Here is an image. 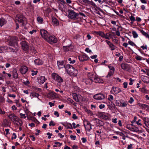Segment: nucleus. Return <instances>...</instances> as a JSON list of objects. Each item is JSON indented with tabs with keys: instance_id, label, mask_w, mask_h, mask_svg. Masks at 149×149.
<instances>
[{
	"instance_id": "obj_4",
	"label": "nucleus",
	"mask_w": 149,
	"mask_h": 149,
	"mask_svg": "<svg viewBox=\"0 0 149 149\" xmlns=\"http://www.w3.org/2000/svg\"><path fill=\"white\" fill-rule=\"evenodd\" d=\"M68 17L71 19H75L78 14L76 13L73 10H68Z\"/></svg>"
},
{
	"instance_id": "obj_48",
	"label": "nucleus",
	"mask_w": 149,
	"mask_h": 149,
	"mask_svg": "<svg viewBox=\"0 0 149 149\" xmlns=\"http://www.w3.org/2000/svg\"><path fill=\"white\" fill-rule=\"evenodd\" d=\"M111 36V34H109V35H106V34L104 33V36L103 37V38H105L106 39H108V40H109L110 38L109 37Z\"/></svg>"
},
{
	"instance_id": "obj_6",
	"label": "nucleus",
	"mask_w": 149,
	"mask_h": 149,
	"mask_svg": "<svg viewBox=\"0 0 149 149\" xmlns=\"http://www.w3.org/2000/svg\"><path fill=\"white\" fill-rule=\"evenodd\" d=\"M111 94L116 95L121 92V90L118 87H113L111 90Z\"/></svg>"
},
{
	"instance_id": "obj_37",
	"label": "nucleus",
	"mask_w": 149,
	"mask_h": 149,
	"mask_svg": "<svg viewBox=\"0 0 149 149\" xmlns=\"http://www.w3.org/2000/svg\"><path fill=\"white\" fill-rule=\"evenodd\" d=\"M143 120L145 125L148 127L149 126V120L148 119L146 118H144L143 119Z\"/></svg>"
},
{
	"instance_id": "obj_8",
	"label": "nucleus",
	"mask_w": 149,
	"mask_h": 149,
	"mask_svg": "<svg viewBox=\"0 0 149 149\" xmlns=\"http://www.w3.org/2000/svg\"><path fill=\"white\" fill-rule=\"evenodd\" d=\"M93 98L97 100H101L105 98V96L102 93L97 94L93 96Z\"/></svg>"
},
{
	"instance_id": "obj_45",
	"label": "nucleus",
	"mask_w": 149,
	"mask_h": 149,
	"mask_svg": "<svg viewBox=\"0 0 149 149\" xmlns=\"http://www.w3.org/2000/svg\"><path fill=\"white\" fill-rule=\"evenodd\" d=\"M7 49V47L6 46H3L0 47V50L3 52Z\"/></svg>"
},
{
	"instance_id": "obj_62",
	"label": "nucleus",
	"mask_w": 149,
	"mask_h": 149,
	"mask_svg": "<svg viewBox=\"0 0 149 149\" xmlns=\"http://www.w3.org/2000/svg\"><path fill=\"white\" fill-rule=\"evenodd\" d=\"M134 101L133 98L132 97L130 98V99L129 100L128 102L130 104H132Z\"/></svg>"
},
{
	"instance_id": "obj_61",
	"label": "nucleus",
	"mask_w": 149,
	"mask_h": 149,
	"mask_svg": "<svg viewBox=\"0 0 149 149\" xmlns=\"http://www.w3.org/2000/svg\"><path fill=\"white\" fill-rule=\"evenodd\" d=\"M47 135H48V139H50L51 138V136L52 135V133H50L49 132H48L47 133Z\"/></svg>"
},
{
	"instance_id": "obj_54",
	"label": "nucleus",
	"mask_w": 149,
	"mask_h": 149,
	"mask_svg": "<svg viewBox=\"0 0 149 149\" xmlns=\"http://www.w3.org/2000/svg\"><path fill=\"white\" fill-rule=\"evenodd\" d=\"M31 51L32 52L35 53L36 52L35 48L33 47H31Z\"/></svg>"
},
{
	"instance_id": "obj_36",
	"label": "nucleus",
	"mask_w": 149,
	"mask_h": 149,
	"mask_svg": "<svg viewBox=\"0 0 149 149\" xmlns=\"http://www.w3.org/2000/svg\"><path fill=\"white\" fill-rule=\"evenodd\" d=\"M128 104V102L127 101L124 102H121V107H126L127 105Z\"/></svg>"
},
{
	"instance_id": "obj_10",
	"label": "nucleus",
	"mask_w": 149,
	"mask_h": 149,
	"mask_svg": "<svg viewBox=\"0 0 149 149\" xmlns=\"http://www.w3.org/2000/svg\"><path fill=\"white\" fill-rule=\"evenodd\" d=\"M91 121H93L95 123V125L98 126H102L103 125V122L97 118H94Z\"/></svg>"
},
{
	"instance_id": "obj_9",
	"label": "nucleus",
	"mask_w": 149,
	"mask_h": 149,
	"mask_svg": "<svg viewBox=\"0 0 149 149\" xmlns=\"http://www.w3.org/2000/svg\"><path fill=\"white\" fill-rule=\"evenodd\" d=\"M16 19L19 22L23 24L26 20V18L23 15L19 14L17 15Z\"/></svg>"
},
{
	"instance_id": "obj_12",
	"label": "nucleus",
	"mask_w": 149,
	"mask_h": 149,
	"mask_svg": "<svg viewBox=\"0 0 149 149\" xmlns=\"http://www.w3.org/2000/svg\"><path fill=\"white\" fill-rule=\"evenodd\" d=\"M23 49L25 51H27L29 49V46L25 41H22L21 43Z\"/></svg>"
},
{
	"instance_id": "obj_50",
	"label": "nucleus",
	"mask_w": 149,
	"mask_h": 149,
	"mask_svg": "<svg viewBox=\"0 0 149 149\" xmlns=\"http://www.w3.org/2000/svg\"><path fill=\"white\" fill-rule=\"evenodd\" d=\"M136 123L138 125H142L141 120L140 119L138 120V121H136Z\"/></svg>"
},
{
	"instance_id": "obj_27",
	"label": "nucleus",
	"mask_w": 149,
	"mask_h": 149,
	"mask_svg": "<svg viewBox=\"0 0 149 149\" xmlns=\"http://www.w3.org/2000/svg\"><path fill=\"white\" fill-rule=\"evenodd\" d=\"M86 122H87V125L86 126L84 125V126L86 129L87 128L88 131H90L92 129L91 125L88 121H86Z\"/></svg>"
},
{
	"instance_id": "obj_38",
	"label": "nucleus",
	"mask_w": 149,
	"mask_h": 149,
	"mask_svg": "<svg viewBox=\"0 0 149 149\" xmlns=\"http://www.w3.org/2000/svg\"><path fill=\"white\" fill-rule=\"evenodd\" d=\"M52 21L54 24L56 25H58L59 24L58 21L55 18H52Z\"/></svg>"
},
{
	"instance_id": "obj_35",
	"label": "nucleus",
	"mask_w": 149,
	"mask_h": 149,
	"mask_svg": "<svg viewBox=\"0 0 149 149\" xmlns=\"http://www.w3.org/2000/svg\"><path fill=\"white\" fill-rule=\"evenodd\" d=\"M95 33L96 35H98L102 38L104 34V33L103 32L101 31H95Z\"/></svg>"
},
{
	"instance_id": "obj_52",
	"label": "nucleus",
	"mask_w": 149,
	"mask_h": 149,
	"mask_svg": "<svg viewBox=\"0 0 149 149\" xmlns=\"http://www.w3.org/2000/svg\"><path fill=\"white\" fill-rule=\"evenodd\" d=\"M108 100L110 101H111L112 100H113V96L111 95H109V97H108Z\"/></svg>"
},
{
	"instance_id": "obj_46",
	"label": "nucleus",
	"mask_w": 149,
	"mask_h": 149,
	"mask_svg": "<svg viewBox=\"0 0 149 149\" xmlns=\"http://www.w3.org/2000/svg\"><path fill=\"white\" fill-rule=\"evenodd\" d=\"M109 46L110 48H111V50H113L115 49V46L112 43L110 45H109Z\"/></svg>"
},
{
	"instance_id": "obj_42",
	"label": "nucleus",
	"mask_w": 149,
	"mask_h": 149,
	"mask_svg": "<svg viewBox=\"0 0 149 149\" xmlns=\"http://www.w3.org/2000/svg\"><path fill=\"white\" fill-rule=\"evenodd\" d=\"M3 124L5 127L8 126L9 125L8 122L7 120H4L3 121Z\"/></svg>"
},
{
	"instance_id": "obj_11",
	"label": "nucleus",
	"mask_w": 149,
	"mask_h": 149,
	"mask_svg": "<svg viewBox=\"0 0 149 149\" xmlns=\"http://www.w3.org/2000/svg\"><path fill=\"white\" fill-rule=\"evenodd\" d=\"M72 95L73 97V99L77 102H79L81 96L80 95H78L75 93H72Z\"/></svg>"
},
{
	"instance_id": "obj_59",
	"label": "nucleus",
	"mask_w": 149,
	"mask_h": 149,
	"mask_svg": "<svg viewBox=\"0 0 149 149\" xmlns=\"http://www.w3.org/2000/svg\"><path fill=\"white\" fill-rule=\"evenodd\" d=\"M128 43L130 45L133 46L136 45L135 44H134V43L132 41H131L130 40L128 42Z\"/></svg>"
},
{
	"instance_id": "obj_56",
	"label": "nucleus",
	"mask_w": 149,
	"mask_h": 149,
	"mask_svg": "<svg viewBox=\"0 0 149 149\" xmlns=\"http://www.w3.org/2000/svg\"><path fill=\"white\" fill-rule=\"evenodd\" d=\"M19 115L20 116V118H23L24 119H25L26 118V116H25V114H22V113H20L19 114Z\"/></svg>"
},
{
	"instance_id": "obj_40",
	"label": "nucleus",
	"mask_w": 149,
	"mask_h": 149,
	"mask_svg": "<svg viewBox=\"0 0 149 149\" xmlns=\"http://www.w3.org/2000/svg\"><path fill=\"white\" fill-rule=\"evenodd\" d=\"M64 125L65 126V127L67 129H72V127L71 124L70 123H67L66 124Z\"/></svg>"
},
{
	"instance_id": "obj_49",
	"label": "nucleus",
	"mask_w": 149,
	"mask_h": 149,
	"mask_svg": "<svg viewBox=\"0 0 149 149\" xmlns=\"http://www.w3.org/2000/svg\"><path fill=\"white\" fill-rule=\"evenodd\" d=\"M114 72L110 71V72L108 73V75L107 76V77H111V76L113 75V74L114 73Z\"/></svg>"
},
{
	"instance_id": "obj_34",
	"label": "nucleus",
	"mask_w": 149,
	"mask_h": 149,
	"mask_svg": "<svg viewBox=\"0 0 149 149\" xmlns=\"http://www.w3.org/2000/svg\"><path fill=\"white\" fill-rule=\"evenodd\" d=\"M98 114L102 117V118H103L105 119H107L108 118V116L105 115V113H103L102 112H99Z\"/></svg>"
},
{
	"instance_id": "obj_21",
	"label": "nucleus",
	"mask_w": 149,
	"mask_h": 149,
	"mask_svg": "<svg viewBox=\"0 0 149 149\" xmlns=\"http://www.w3.org/2000/svg\"><path fill=\"white\" fill-rule=\"evenodd\" d=\"M57 65L58 68L59 69H60L61 68L65 67V65L64 64V62L63 61H58Z\"/></svg>"
},
{
	"instance_id": "obj_25",
	"label": "nucleus",
	"mask_w": 149,
	"mask_h": 149,
	"mask_svg": "<svg viewBox=\"0 0 149 149\" xmlns=\"http://www.w3.org/2000/svg\"><path fill=\"white\" fill-rule=\"evenodd\" d=\"M46 80V79L44 76H41L39 77L38 79L39 82L40 83L42 84Z\"/></svg>"
},
{
	"instance_id": "obj_5",
	"label": "nucleus",
	"mask_w": 149,
	"mask_h": 149,
	"mask_svg": "<svg viewBox=\"0 0 149 149\" xmlns=\"http://www.w3.org/2000/svg\"><path fill=\"white\" fill-rule=\"evenodd\" d=\"M50 44L56 43L57 41V40L56 38L54 36L49 35V36L46 40Z\"/></svg>"
},
{
	"instance_id": "obj_58",
	"label": "nucleus",
	"mask_w": 149,
	"mask_h": 149,
	"mask_svg": "<svg viewBox=\"0 0 149 149\" xmlns=\"http://www.w3.org/2000/svg\"><path fill=\"white\" fill-rule=\"evenodd\" d=\"M5 102V99L3 97H0V103H4Z\"/></svg>"
},
{
	"instance_id": "obj_16",
	"label": "nucleus",
	"mask_w": 149,
	"mask_h": 149,
	"mask_svg": "<svg viewBox=\"0 0 149 149\" xmlns=\"http://www.w3.org/2000/svg\"><path fill=\"white\" fill-rule=\"evenodd\" d=\"M28 70L27 68L25 66H22L20 69V72L23 74H25Z\"/></svg>"
},
{
	"instance_id": "obj_39",
	"label": "nucleus",
	"mask_w": 149,
	"mask_h": 149,
	"mask_svg": "<svg viewBox=\"0 0 149 149\" xmlns=\"http://www.w3.org/2000/svg\"><path fill=\"white\" fill-rule=\"evenodd\" d=\"M142 109H146L147 110H148L149 106L145 104H142L141 105Z\"/></svg>"
},
{
	"instance_id": "obj_17",
	"label": "nucleus",
	"mask_w": 149,
	"mask_h": 149,
	"mask_svg": "<svg viewBox=\"0 0 149 149\" xmlns=\"http://www.w3.org/2000/svg\"><path fill=\"white\" fill-rule=\"evenodd\" d=\"M15 124L18 126H21L22 125L23 122L22 120L18 118L14 122Z\"/></svg>"
},
{
	"instance_id": "obj_63",
	"label": "nucleus",
	"mask_w": 149,
	"mask_h": 149,
	"mask_svg": "<svg viewBox=\"0 0 149 149\" xmlns=\"http://www.w3.org/2000/svg\"><path fill=\"white\" fill-rule=\"evenodd\" d=\"M23 84L25 85L28 86L30 84V82L29 81H25L23 82Z\"/></svg>"
},
{
	"instance_id": "obj_1",
	"label": "nucleus",
	"mask_w": 149,
	"mask_h": 149,
	"mask_svg": "<svg viewBox=\"0 0 149 149\" xmlns=\"http://www.w3.org/2000/svg\"><path fill=\"white\" fill-rule=\"evenodd\" d=\"M52 77L53 79L57 83L58 85H60L63 82V80L62 78L56 73H52Z\"/></svg>"
},
{
	"instance_id": "obj_2",
	"label": "nucleus",
	"mask_w": 149,
	"mask_h": 149,
	"mask_svg": "<svg viewBox=\"0 0 149 149\" xmlns=\"http://www.w3.org/2000/svg\"><path fill=\"white\" fill-rule=\"evenodd\" d=\"M17 37L16 36H12L10 38V40L9 42V45L14 47H16L18 46Z\"/></svg>"
},
{
	"instance_id": "obj_23",
	"label": "nucleus",
	"mask_w": 149,
	"mask_h": 149,
	"mask_svg": "<svg viewBox=\"0 0 149 149\" xmlns=\"http://www.w3.org/2000/svg\"><path fill=\"white\" fill-rule=\"evenodd\" d=\"M83 81L86 85H90L93 81V80H91L89 78L83 79Z\"/></svg>"
},
{
	"instance_id": "obj_26",
	"label": "nucleus",
	"mask_w": 149,
	"mask_h": 149,
	"mask_svg": "<svg viewBox=\"0 0 149 149\" xmlns=\"http://www.w3.org/2000/svg\"><path fill=\"white\" fill-rule=\"evenodd\" d=\"M142 81L144 82L147 83L149 82V78L146 76H143L141 77Z\"/></svg>"
},
{
	"instance_id": "obj_15",
	"label": "nucleus",
	"mask_w": 149,
	"mask_h": 149,
	"mask_svg": "<svg viewBox=\"0 0 149 149\" xmlns=\"http://www.w3.org/2000/svg\"><path fill=\"white\" fill-rule=\"evenodd\" d=\"M30 97L31 98H33L34 97H36L39 100H40L39 98V95L38 93H36L35 92H33L31 93H30Z\"/></svg>"
},
{
	"instance_id": "obj_19",
	"label": "nucleus",
	"mask_w": 149,
	"mask_h": 149,
	"mask_svg": "<svg viewBox=\"0 0 149 149\" xmlns=\"http://www.w3.org/2000/svg\"><path fill=\"white\" fill-rule=\"evenodd\" d=\"M127 128L129 130L133 132H137L138 130L137 127L134 126L133 125H131L129 127H128Z\"/></svg>"
},
{
	"instance_id": "obj_44",
	"label": "nucleus",
	"mask_w": 149,
	"mask_h": 149,
	"mask_svg": "<svg viewBox=\"0 0 149 149\" xmlns=\"http://www.w3.org/2000/svg\"><path fill=\"white\" fill-rule=\"evenodd\" d=\"M62 145V143H60L59 142H55V145L53 146L54 147H57V146L60 147Z\"/></svg>"
},
{
	"instance_id": "obj_57",
	"label": "nucleus",
	"mask_w": 149,
	"mask_h": 149,
	"mask_svg": "<svg viewBox=\"0 0 149 149\" xmlns=\"http://www.w3.org/2000/svg\"><path fill=\"white\" fill-rule=\"evenodd\" d=\"M130 19L131 21H136L135 17L131 15L130 17Z\"/></svg>"
},
{
	"instance_id": "obj_7",
	"label": "nucleus",
	"mask_w": 149,
	"mask_h": 149,
	"mask_svg": "<svg viewBox=\"0 0 149 149\" xmlns=\"http://www.w3.org/2000/svg\"><path fill=\"white\" fill-rule=\"evenodd\" d=\"M40 33L41 36L45 40L49 36V34L47 31L44 29L40 30Z\"/></svg>"
},
{
	"instance_id": "obj_51",
	"label": "nucleus",
	"mask_w": 149,
	"mask_h": 149,
	"mask_svg": "<svg viewBox=\"0 0 149 149\" xmlns=\"http://www.w3.org/2000/svg\"><path fill=\"white\" fill-rule=\"evenodd\" d=\"M120 102H119L118 101V100H116L115 103L117 106L121 107V101H120Z\"/></svg>"
},
{
	"instance_id": "obj_13",
	"label": "nucleus",
	"mask_w": 149,
	"mask_h": 149,
	"mask_svg": "<svg viewBox=\"0 0 149 149\" xmlns=\"http://www.w3.org/2000/svg\"><path fill=\"white\" fill-rule=\"evenodd\" d=\"M89 57L86 54H83L79 56V59L80 61H83L87 60Z\"/></svg>"
},
{
	"instance_id": "obj_33",
	"label": "nucleus",
	"mask_w": 149,
	"mask_h": 149,
	"mask_svg": "<svg viewBox=\"0 0 149 149\" xmlns=\"http://www.w3.org/2000/svg\"><path fill=\"white\" fill-rule=\"evenodd\" d=\"M71 45H70L68 46H64L63 47V49L64 52H67L69 50L70 47L71 46Z\"/></svg>"
},
{
	"instance_id": "obj_18",
	"label": "nucleus",
	"mask_w": 149,
	"mask_h": 149,
	"mask_svg": "<svg viewBox=\"0 0 149 149\" xmlns=\"http://www.w3.org/2000/svg\"><path fill=\"white\" fill-rule=\"evenodd\" d=\"M121 67L122 69L128 70L129 69V66L128 64L123 63L121 64Z\"/></svg>"
},
{
	"instance_id": "obj_41",
	"label": "nucleus",
	"mask_w": 149,
	"mask_h": 149,
	"mask_svg": "<svg viewBox=\"0 0 149 149\" xmlns=\"http://www.w3.org/2000/svg\"><path fill=\"white\" fill-rule=\"evenodd\" d=\"M141 32L143 35L145 36L146 38H149V35L147 33L145 32L143 30H141Z\"/></svg>"
},
{
	"instance_id": "obj_64",
	"label": "nucleus",
	"mask_w": 149,
	"mask_h": 149,
	"mask_svg": "<svg viewBox=\"0 0 149 149\" xmlns=\"http://www.w3.org/2000/svg\"><path fill=\"white\" fill-rule=\"evenodd\" d=\"M105 106L104 104H101L99 106V107L100 109H102L105 107Z\"/></svg>"
},
{
	"instance_id": "obj_31",
	"label": "nucleus",
	"mask_w": 149,
	"mask_h": 149,
	"mask_svg": "<svg viewBox=\"0 0 149 149\" xmlns=\"http://www.w3.org/2000/svg\"><path fill=\"white\" fill-rule=\"evenodd\" d=\"M79 1L81 4H90L91 1L88 0H79Z\"/></svg>"
},
{
	"instance_id": "obj_55",
	"label": "nucleus",
	"mask_w": 149,
	"mask_h": 149,
	"mask_svg": "<svg viewBox=\"0 0 149 149\" xmlns=\"http://www.w3.org/2000/svg\"><path fill=\"white\" fill-rule=\"evenodd\" d=\"M135 58L137 60L141 61L142 60V57L139 56H135Z\"/></svg>"
},
{
	"instance_id": "obj_24",
	"label": "nucleus",
	"mask_w": 149,
	"mask_h": 149,
	"mask_svg": "<svg viewBox=\"0 0 149 149\" xmlns=\"http://www.w3.org/2000/svg\"><path fill=\"white\" fill-rule=\"evenodd\" d=\"M87 76L89 79L91 80H93L94 77L96 76L95 74L89 72L87 74Z\"/></svg>"
},
{
	"instance_id": "obj_29",
	"label": "nucleus",
	"mask_w": 149,
	"mask_h": 149,
	"mask_svg": "<svg viewBox=\"0 0 149 149\" xmlns=\"http://www.w3.org/2000/svg\"><path fill=\"white\" fill-rule=\"evenodd\" d=\"M13 76L15 79L18 78V74L16 69H14L13 71Z\"/></svg>"
},
{
	"instance_id": "obj_22",
	"label": "nucleus",
	"mask_w": 149,
	"mask_h": 149,
	"mask_svg": "<svg viewBox=\"0 0 149 149\" xmlns=\"http://www.w3.org/2000/svg\"><path fill=\"white\" fill-rule=\"evenodd\" d=\"M56 93L54 92L49 93L47 95V97L49 98H54L56 97Z\"/></svg>"
},
{
	"instance_id": "obj_30",
	"label": "nucleus",
	"mask_w": 149,
	"mask_h": 149,
	"mask_svg": "<svg viewBox=\"0 0 149 149\" xmlns=\"http://www.w3.org/2000/svg\"><path fill=\"white\" fill-rule=\"evenodd\" d=\"M68 61L69 63L70 64H74L75 62V60L73 57H70L68 58Z\"/></svg>"
},
{
	"instance_id": "obj_43",
	"label": "nucleus",
	"mask_w": 149,
	"mask_h": 149,
	"mask_svg": "<svg viewBox=\"0 0 149 149\" xmlns=\"http://www.w3.org/2000/svg\"><path fill=\"white\" fill-rule=\"evenodd\" d=\"M37 21L39 23H42L43 22V19L40 17H38L37 18Z\"/></svg>"
},
{
	"instance_id": "obj_14",
	"label": "nucleus",
	"mask_w": 149,
	"mask_h": 149,
	"mask_svg": "<svg viewBox=\"0 0 149 149\" xmlns=\"http://www.w3.org/2000/svg\"><path fill=\"white\" fill-rule=\"evenodd\" d=\"M8 117L12 121H13L14 122L18 118L13 113L9 114L8 116Z\"/></svg>"
},
{
	"instance_id": "obj_28",
	"label": "nucleus",
	"mask_w": 149,
	"mask_h": 149,
	"mask_svg": "<svg viewBox=\"0 0 149 149\" xmlns=\"http://www.w3.org/2000/svg\"><path fill=\"white\" fill-rule=\"evenodd\" d=\"M34 63L37 65H41L43 63L42 61L40 59H36L34 61Z\"/></svg>"
},
{
	"instance_id": "obj_53",
	"label": "nucleus",
	"mask_w": 149,
	"mask_h": 149,
	"mask_svg": "<svg viewBox=\"0 0 149 149\" xmlns=\"http://www.w3.org/2000/svg\"><path fill=\"white\" fill-rule=\"evenodd\" d=\"M141 71L143 72H144L147 75H149V73L148 72L149 71V70H147L146 69L145 70H143L142 69L141 70Z\"/></svg>"
},
{
	"instance_id": "obj_60",
	"label": "nucleus",
	"mask_w": 149,
	"mask_h": 149,
	"mask_svg": "<svg viewBox=\"0 0 149 149\" xmlns=\"http://www.w3.org/2000/svg\"><path fill=\"white\" fill-rule=\"evenodd\" d=\"M17 136L16 134L15 133H13V136L12 137L11 139H15L16 138Z\"/></svg>"
},
{
	"instance_id": "obj_32",
	"label": "nucleus",
	"mask_w": 149,
	"mask_h": 149,
	"mask_svg": "<svg viewBox=\"0 0 149 149\" xmlns=\"http://www.w3.org/2000/svg\"><path fill=\"white\" fill-rule=\"evenodd\" d=\"M6 22V21L3 18H1L0 19V26H1L5 24Z\"/></svg>"
},
{
	"instance_id": "obj_47",
	"label": "nucleus",
	"mask_w": 149,
	"mask_h": 149,
	"mask_svg": "<svg viewBox=\"0 0 149 149\" xmlns=\"http://www.w3.org/2000/svg\"><path fill=\"white\" fill-rule=\"evenodd\" d=\"M132 34L134 38H137L138 37V34L135 31H132Z\"/></svg>"
},
{
	"instance_id": "obj_20",
	"label": "nucleus",
	"mask_w": 149,
	"mask_h": 149,
	"mask_svg": "<svg viewBox=\"0 0 149 149\" xmlns=\"http://www.w3.org/2000/svg\"><path fill=\"white\" fill-rule=\"evenodd\" d=\"M93 81L95 83H102L103 82V81L102 79L98 78L96 76L94 77Z\"/></svg>"
},
{
	"instance_id": "obj_3",
	"label": "nucleus",
	"mask_w": 149,
	"mask_h": 149,
	"mask_svg": "<svg viewBox=\"0 0 149 149\" xmlns=\"http://www.w3.org/2000/svg\"><path fill=\"white\" fill-rule=\"evenodd\" d=\"M66 70L68 74H74L77 72V70L75 69L73 66L70 65H66L65 67Z\"/></svg>"
}]
</instances>
